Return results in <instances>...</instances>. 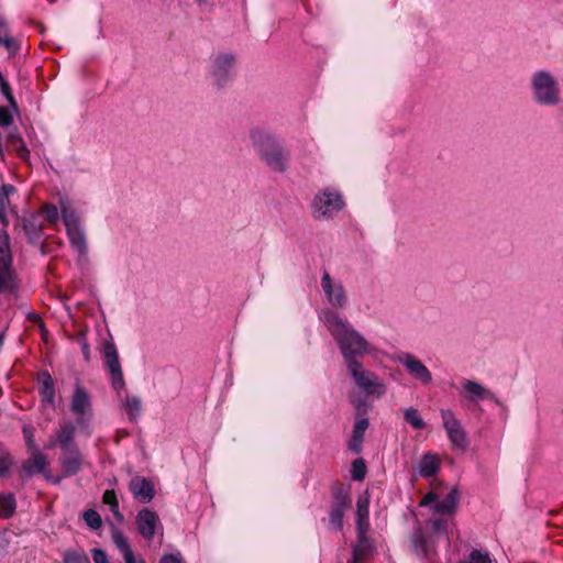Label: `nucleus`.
<instances>
[{"label": "nucleus", "mask_w": 563, "mask_h": 563, "mask_svg": "<svg viewBox=\"0 0 563 563\" xmlns=\"http://www.w3.org/2000/svg\"><path fill=\"white\" fill-rule=\"evenodd\" d=\"M321 319L338 342L346 364L357 362L356 356H363L371 351L369 343L338 313L324 310L321 313Z\"/></svg>", "instance_id": "f257e3e1"}, {"label": "nucleus", "mask_w": 563, "mask_h": 563, "mask_svg": "<svg viewBox=\"0 0 563 563\" xmlns=\"http://www.w3.org/2000/svg\"><path fill=\"white\" fill-rule=\"evenodd\" d=\"M459 504V492L456 488L451 492L440 501L438 495L430 492L423 496L420 501L421 507L431 506V517L429 519L432 529L437 533H449L454 527V516Z\"/></svg>", "instance_id": "f03ea898"}, {"label": "nucleus", "mask_w": 563, "mask_h": 563, "mask_svg": "<svg viewBox=\"0 0 563 563\" xmlns=\"http://www.w3.org/2000/svg\"><path fill=\"white\" fill-rule=\"evenodd\" d=\"M253 140L262 161L265 162L269 168L276 172L285 170L289 156L272 136L254 134Z\"/></svg>", "instance_id": "7ed1b4c3"}, {"label": "nucleus", "mask_w": 563, "mask_h": 563, "mask_svg": "<svg viewBox=\"0 0 563 563\" xmlns=\"http://www.w3.org/2000/svg\"><path fill=\"white\" fill-rule=\"evenodd\" d=\"M346 365L355 384L367 395L380 397L385 394V384L373 372L367 371L360 362H350V364Z\"/></svg>", "instance_id": "20e7f679"}, {"label": "nucleus", "mask_w": 563, "mask_h": 563, "mask_svg": "<svg viewBox=\"0 0 563 563\" xmlns=\"http://www.w3.org/2000/svg\"><path fill=\"white\" fill-rule=\"evenodd\" d=\"M532 88L536 100L541 104H556L560 100L556 81L547 71H538L533 75Z\"/></svg>", "instance_id": "39448f33"}, {"label": "nucleus", "mask_w": 563, "mask_h": 563, "mask_svg": "<svg viewBox=\"0 0 563 563\" xmlns=\"http://www.w3.org/2000/svg\"><path fill=\"white\" fill-rule=\"evenodd\" d=\"M341 194L332 188H325L316 195L312 202L314 218L332 217L344 207Z\"/></svg>", "instance_id": "423d86ee"}, {"label": "nucleus", "mask_w": 563, "mask_h": 563, "mask_svg": "<svg viewBox=\"0 0 563 563\" xmlns=\"http://www.w3.org/2000/svg\"><path fill=\"white\" fill-rule=\"evenodd\" d=\"M12 255L5 230H0V292L13 285Z\"/></svg>", "instance_id": "0eeeda50"}, {"label": "nucleus", "mask_w": 563, "mask_h": 563, "mask_svg": "<svg viewBox=\"0 0 563 563\" xmlns=\"http://www.w3.org/2000/svg\"><path fill=\"white\" fill-rule=\"evenodd\" d=\"M441 417L452 445L465 450L468 445L467 437L454 413L451 410H441Z\"/></svg>", "instance_id": "6e6552de"}, {"label": "nucleus", "mask_w": 563, "mask_h": 563, "mask_svg": "<svg viewBox=\"0 0 563 563\" xmlns=\"http://www.w3.org/2000/svg\"><path fill=\"white\" fill-rule=\"evenodd\" d=\"M234 57L230 54L216 56L211 65V77L218 87H223L232 77Z\"/></svg>", "instance_id": "1a4fd4ad"}, {"label": "nucleus", "mask_w": 563, "mask_h": 563, "mask_svg": "<svg viewBox=\"0 0 563 563\" xmlns=\"http://www.w3.org/2000/svg\"><path fill=\"white\" fill-rule=\"evenodd\" d=\"M106 367L111 375L112 386L115 390L124 388V378L119 361V354L113 343H107L103 347Z\"/></svg>", "instance_id": "9d476101"}, {"label": "nucleus", "mask_w": 563, "mask_h": 563, "mask_svg": "<svg viewBox=\"0 0 563 563\" xmlns=\"http://www.w3.org/2000/svg\"><path fill=\"white\" fill-rule=\"evenodd\" d=\"M136 523L141 536L146 540L153 539L157 528H161L158 516L147 508L139 511L136 516Z\"/></svg>", "instance_id": "9b49d317"}, {"label": "nucleus", "mask_w": 563, "mask_h": 563, "mask_svg": "<svg viewBox=\"0 0 563 563\" xmlns=\"http://www.w3.org/2000/svg\"><path fill=\"white\" fill-rule=\"evenodd\" d=\"M398 360L413 378L422 384H429L431 382L432 376L430 371L416 356L405 353L399 355Z\"/></svg>", "instance_id": "f8f14e48"}, {"label": "nucleus", "mask_w": 563, "mask_h": 563, "mask_svg": "<svg viewBox=\"0 0 563 563\" xmlns=\"http://www.w3.org/2000/svg\"><path fill=\"white\" fill-rule=\"evenodd\" d=\"M75 426L71 422H63L56 430L55 435L52 437L45 444V449H53L60 446L63 450L69 449V444L74 440Z\"/></svg>", "instance_id": "ddd939ff"}, {"label": "nucleus", "mask_w": 563, "mask_h": 563, "mask_svg": "<svg viewBox=\"0 0 563 563\" xmlns=\"http://www.w3.org/2000/svg\"><path fill=\"white\" fill-rule=\"evenodd\" d=\"M71 411L79 418L90 413L91 400L88 391L80 386L76 385L73 397H71Z\"/></svg>", "instance_id": "4468645a"}, {"label": "nucleus", "mask_w": 563, "mask_h": 563, "mask_svg": "<svg viewBox=\"0 0 563 563\" xmlns=\"http://www.w3.org/2000/svg\"><path fill=\"white\" fill-rule=\"evenodd\" d=\"M133 496L142 503H148L154 497V486L145 477H133L129 484Z\"/></svg>", "instance_id": "2eb2a0df"}, {"label": "nucleus", "mask_w": 563, "mask_h": 563, "mask_svg": "<svg viewBox=\"0 0 563 563\" xmlns=\"http://www.w3.org/2000/svg\"><path fill=\"white\" fill-rule=\"evenodd\" d=\"M321 284L329 302L335 307H343L346 301L343 287L341 285H333L327 272L322 276Z\"/></svg>", "instance_id": "dca6fc26"}, {"label": "nucleus", "mask_w": 563, "mask_h": 563, "mask_svg": "<svg viewBox=\"0 0 563 563\" xmlns=\"http://www.w3.org/2000/svg\"><path fill=\"white\" fill-rule=\"evenodd\" d=\"M357 511V530L358 536L364 537L368 530L369 521H368V515H369V498L367 495H362L358 497L356 503Z\"/></svg>", "instance_id": "f3484780"}, {"label": "nucleus", "mask_w": 563, "mask_h": 563, "mask_svg": "<svg viewBox=\"0 0 563 563\" xmlns=\"http://www.w3.org/2000/svg\"><path fill=\"white\" fill-rule=\"evenodd\" d=\"M82 464L81 454L76 448L66 449L62 459L63 471L66 475L76 474Z\"/></svg>", "instance_id": "a211bd4d"}, {"label": "nucleus", "mask_w": 563, "mask_h": 563, "mask_svg": "<svg viewBox=\"0 0 563 563\" xmlns=\"http://www.w3.org/2000/svg\"><path fill=\"white\" fill-rule=\"evenodd\" d=\"M441 461L437 454L427 453L419 462V475L421 477H431L438 473Z\"/></svg>", "instance_id": "6ab92c4d"}, {"label": "nucleus", "mask_w": 563, "mask_h": 563, "mask_svg": "<svg viewBox=\"0 0 563 563\" xmlns=\"http://www.w3.org/2000/svg\"><path fill=\"white\" fill-rule=\"evenodd\" d=\"M368 428V421L365 418L357 419L353 427V434L349 441V449L355 453H360L363 443V437Z\"/></svg>", "instance_id": "aec40b11"}, {"label": "nucleus", "mask_w": 563, "mask_h": 563, "mask_svg": "<svg viewBox=\"0 0 563 563\" xmlns=\"http://www.w3.org/2000/svg\"><path fill=\"white\" fill-rule=\"evenodd\" d=\"M47 465V459L37 450L32 451L31 456L24 462L22 471L27 474L42 473Z\"/></svg>", "instance_id": "412c9836"}, {"label": "nucleus", "mask_w": 563, "mask_h": 563, "mask_svg": "<svg viewBox=\"0 0 563 563\" xmlns=\"http://www.w3.org/2000/svg\"><path fill=\"white\" fill-rule=\"evenodd\" d=\"M38 380L41 384V397L42 401L53 406L55 401V388H54V382L48 373H42L38 376Z\"/></svg>", "instance_id": "4be33fe9"}, {"label": "nucleus", "mask_w": 563, "mask_h": 563, "mask_svg": "<svg viewBox=\"0 0 563 563\" xmlns=\"http://www.w3.org/2000/svg\"><path fill=\"white\" fill-rule=\"evenodd\" d=\"M372 553V545L364 536L363 538L358 536V542L354 547L353 550V561L352 563H363Z\"/></svg>", "instance_id": "5701e85b"}, {"label": "nucleus", "mask_w": 563, "mask_h": 563, "mask_svg": "<svg viewBox=\"0 0 563 563\" xmlns=\"http://www.w3.org/2000/svg\"><path fill=\"white\" fill-rule=\"evenodd\" d=\"M14 191V188L10 185H4L0 188V221L4 227L8 225V205L9 196Z\"/></svg>", "instance_id": "b1692460"}, {"label": "nucleus", "mask_w": 563, "mask_h": 563, "mask_svg": "<svg viewBox=\"0 0 563 563\" xmlns=\"http://www.w3.org/2000/svg\"><path fill=\"white\" fill-rule=\"evenodd\" d=\"M38 218V216L31 214L23 220L24 231L31 240L37 239L42 232L43 227Z\"/></svg>", "instance_id": "393cba45"}, {"label": "nucleus", "mask_w": 563, "mask_h": 563, "mask_svg": "<svg viewBox=\"0 0 563 563\" xmlns=\"http://www.w3.org/2000/svg\"><path fill=\"white\" fill-rule=\"evenodd\" d=\"M16 508V503L13 494H1L0 495V515L3 518H10L13 516Z\"/></svg>", "instance_id": "a878e982"}, {"label": "nucleus", "mask_w": 563, "mask_h": 563, "mask_svg": "<svg viewBox=\"0 0 563 563\" xmlns=\"http://www.w3.org/2000/svg\"><path fill=\"white\" fill-rule=\"evenodd\" d=\"M71 245L80 253L86 252V239L80 228L71 229L67 231Z\"/></svg>", "instance_id": "bb28decb"}, {"label": "nucleus", "mask_w": 563, "mask_h": 563, "mask_svg": "<svg viewBox=\"0 0 563 563\" xmlns=\"http://www.w3.org/2000/svg\"><path fill=\"white\" fill-rule=\"evenodd\" d=\"M102 500L106 505L110 506V510L113 514V516L119 521H123V515L119 510V504L114 490H106Z\"/></svg>", "instance_id": "cd10ccee"}, {"label": "nucleus", "mask_w": 563, "mask_h": 563, "mask_svg": "<svg viewBox=\"0 0 563 563\" xmlns=\"http://www.w3.org/2000/svg\"><path fill=\"white\" fill-rule=\"evenodd\" d=\"M62 214L67 231L79 227V220L77 214L74 210L66 207L64 203L62 206Z\"/></svg>", "instance_id": "c85d7f7f"}, {"label": "nucleus", "mask_w": 563, "mask_h": 563, "mask_svg": "<svg viewBox=\"0 0 563 563\" xmlns=\"http://www.w3.org/2000/svg\"><path fill=\"white\" fill-rule=\"evenodd\" d=\"M64 563H90L82 550H67L64 553Z\"/></svg>", "instance_id": "c756f323"}, {"label": "nucleus", "mask_w": 563, "mask_h": 563, "mask_svg": "<svg viewBox=\"0 0 563 563\" xmlns=\"http://www.w3.org/2000/svg\"><path fill=\"white\" fill-rule=\"evenodd\" d=\"M405 420L417 430H421L426 427V423L419 416L418 410L413 408L405 410Z\"/></svg>", "instance_id": "7c9ffc66"}, {"label": "nucleus", "mask_w": 563, "mask_h": 563, "mask_svg": "<svg viewBox=\"0 0 563 563\" xmlns=\"http://www.w3.org/2000/svg\"><path fill=\"white\" fill-rule=\"evenodd\" d=\"M112 541L113 543L117 545V548L120 550V552L122 553V555L126 554L128 552L132 551L131 550V547L126 540V538L124 537V534L118 530V529H113L112 530Z\"/></svg>", "instance_id": "2f4dec72"}, {"label": "nucleus", "mask_w": 563, "mask_h": 563, "mask_svg": "<svg viewBox=\"0 0 563 563\" xmlns=\"http://www.w3.org/2000/svg\"><path fill=\"white\" fill-rule=\"evenodd\" d=\"M465 391L473 396V400L486 397L487 391L483 386L473 380H467L464 385Z\"/></svg>", "instance_id": "473e14b6"}, {"label": "nucleus", "mask_w": 563, "mask_h": 563, "mask_svg": "<svg viewBox=\"0 0 563 563\" xmlns=\"http://www.w3.org/2000/svg\"><path fill=\"white\" fill-rule=\"evenodd\" d=\"M460 563H493L490 556L486 552L473 550L470 555Z\"/></svg>", "instance_id": "72a5a7b5"}, {"label": "nucleus", "mask_w": 563, "mask_h": 563, "mask_svg": "<svg viewBox=\"0 0 563 563\" xmlns=\"http://www.w3.org/2000/svg\"><path fill=\"white\" fill-rule=\"evenodd\" d=\"M84 520L87 523V526L93 530L99 529L102 525L100 515L92 509L86 510L84 512Z\"/></svg>", "instance_id": "f704fd0d"}, {"label": "nucleus", "mask_w": 563, "mask_h": 563, "mask_svg": "<svg viewBox=\"0 0 563 563\" xmlns=\"http://www.w3.org/2000/svg\"><path fill=\"white\" fill-rule=\"evenodd\" d=\"M124 407L130 418L135 419L141 411V400L136 397H128Z\"/></svg>", "instance_id": "c9c22d12"}, {"label": "nucleus", "mask_w": 563, "mask_h": 563, "mask_svg": "<svg viewBox=\"0 0 563 563\" xmlns=\"http://www.w3.org/2000/svg\"><path fill=\"white\" fill-rule=\"evenodd\" d=\"M343 517H344V505L339 504V505L334 506L330 512L331 523L336 528H341Z\"/></svg>", "instance_id": "e433bc0d"}, {"label": "nucleus", "mask_w": 563, "mask_h": 563, "mask_svg": "<svg viewBox=\"0 0 563 563\" xmlns=\"http://www.w3.org/2000/svg\"><path fill=\"white\" fill-rule=\"evenodd\" d=\"M352 477L356 481H361L364 478L366 473V466L362 459H356L352 463Z\"/></svg>", "instance_id": "4c0bfd02"}, {"label": "nucleus", "mask_w": 563, "mask_h": 563, "mask_svg": "<svg viewBox=\"0 0 563 563\" xmlns=\"http://www.w3.org/2000/svg\"><path fill=\"white\" fill-rule=\"evenodd\" d=\"M44 218L52 224L58 221V209L53 205H44L42 207Z\"/></svg>", "instance_id": "58836bf2"}, {"label": "nucleus", "mask_w": 563, "mask_h": 563, "mask_svg": "<svg viewBox=\"0 0 563 563\" xmlns=\"http://www.w3.org/2000/svg\"><path fill=\"white\" fill-rule=\"evenodd\" d=\"M0 45L4 46L9 53H15L19 48L16 41L8 35L0 36Z\"/></svg>", "instance_id": "ea45409f"}, {"label": "nucleus", "mask_w": 563, "mask_h": 563, "mask_svg": "<svg viewBox=\"0 0 563 563\" xmlns=\"http://www.w3.org/2000/svg\"><path fill=\"white\" fill-rule=\"evenodd\" d=\"M11 465V456L8 453H0V476L7 474Z\"/></svg>", "instance_id": "a19ab883"}, {"label": "nucleus", "mask_w": 563, "mask_h": 563, "mask_svg": "<svg viewBox=\"0 0 563 563\" xmlns=\"http://www.w3.org/2000/svg\"><path fill=\"white\" fill-rule=\"evenodd\" d=\"M12 145L21 158L27 157L29 151L21 139L12 140Z\"/></svg>", "instance_id": "79ce46f5"}, {"label": "nucleus", "mask_w": 563, "mask_h": 563, "mask_svg": "<svg viewBox=\"0 0 563 563\" xmlns=\"http://www.w3.org/2000/svg\"><path fill=\"white\" fill-rule=\"evenodd\" d=\"M12 122L10 111L5 107H0V125L8 126Z\"/></svg>", "instance_id": "37998d69"}, {"label": "nucleus", "mask_w": 563, "mask_h": 563, "mask_svg": "<svg viewBox=\"0 0 563 563\" xmlns=\"http://www.w3.org/2000/svg\"><path fill=\"white\" fill-rule=\"evenodd\" d=\"M92 560L95 563H109L107 554L100 549L92 550Z\"/></svg>", "instance_id": "c03bdc74"}, {"label": "nucleus", "mask_w": 563, "mask_h": 563, "mask_svg": "<svg viewBox=\"0 0 563 563\" xmlns=\"http://www.w3.org/2000/svg\"><path fill=\"white\" fill-rule=\"evenodd\" d=\"M161 563H185L180 554H165L161 559Z\"/></svg>", "instance_id": "a18cd8bd"}, {"label": "nucleus", "mask_w": 563, "mask_h": 563, "mask_svg": "<svg viewBox=\"0 0 563 563\" xmlns=\"http://www.w3.org/2000/svg\"><path fill=\"white\" fill-rule=\"evenodd\" d=\"M0 90L9 101L13 100L12 91L5 79L0 80Z\"/></svg>", "instance_id": "49530a36"}, {"label": "nucleus", "mask_w": 563, "mask_h": 563, "mask_svg": "<svg viewBox=\"0 0 563 563\" xmlns=\"http://www.w3.org/2000/svg\"><path fill=\"white\" fill-rule=\"evenodd\" d=\"M125 563H145L143 559H136L132 551L123 555Z\"/></svg>", "instance_id": "de8ad7c7"}, {"label": "nucleus", "mask_w": 563, "mask_h": 563, "mask_svg": "<svg viewBox=\"0 0 563 563\" xmlns=\"http://www.w3.org/2000/svg\"><path fill=\"white\" fill-rule=\"evenodd\" d=\"M24 433H25V438H26V442H27L29 449L31 451L37 450L35 443H34L33 433L32 432H27L26 429L24 430Z\"/></svg>", "instance_id": "09e8293b"}, {"label": "nucleus", "mask_w": 563, "mask_h": 563, "mask_svg": "<svg viewBox=\"0 0 563 563\" xmlns=\"http://www.w3.org/2000/svg\"><path fill=\"white\" fill-rule=\"evenodd\" d=\"M2 345H3V336L0 335V349L2 347Z\"/></svg>", "instance_id": "8fccbe9b"}, {"label": "nucleus", "mask_w": 563, "mask_h": 563, "mask_svg": "<svg viewBox=\"0 0 563 563\" xmlns=\"http://www.w3.org/2000/svg\"><path fill=\"white\" fill-rule=\"evenodd\" d=\"M88 353H89V349L87 346H85V354L88 356Z\"/></svg>", "instance_id": "3c124183"}]
</instances>
